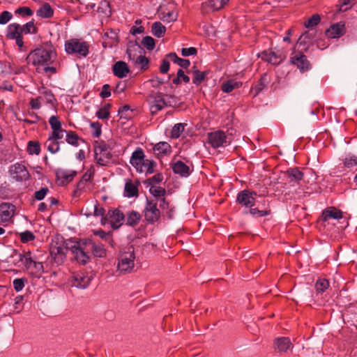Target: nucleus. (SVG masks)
I'll list each match as a JSON object with an SVG mask.
<instances>
[{
  "mask_svg": "<svg viewBox=\"0 0 357 357\" xmlns=\"http://www.w3.org/2000/svg\"><path fill=\"white\" fill-rule=\"evenodd\" d=\"M158 14L159 18L165 22H174L178 17V12L174 3L161 5L158 8Z\"/></svg>",
  "mask_w": 357,
  "mask_h": 357,
  "instance_id": "obj_6",
  "label": "nucleus"
},
{
  "mask_svg": "<svg viewBox=\"0 0 357 357\" xmlns=\"http://www.w3.org/2000/svg\"><path fill=\"white\" fill-rule=\"evenodd\" d=\"M256 197V192L244 190L238 194L236 201L242 206L251 208L255 205Z\"/></svg>",
  "mask_w": 357,
  "mask_h": 357,
  "instance_id": "obj_11",
  "label": "nucleus"
},
{
  "mask_svg": "<svg viewBox=\"0 0 357 357\" xmlns=\"http://www.w3.org/2000/svg\"><path fill=\"white\" fill-rule=\"evenodd\" d=\"M89 250L86 240L83 243H77L71 248L75 259L82 264H86L89 260V256L87 254Z\"/></svg>",
  "mask_w": 357,
  "mask_h": 357,
  "instance_id": "obj_7",
  "label": "nucleus"
},
{
  "mask_svg": "<svg viewBox=\"0 0 357 357\" xmlns=\"http://www.w3.org/2000/svg\"><path fill=\"white\" fill-rule=\"evenodd\" d=\"M149 102L152 114H156L166 106V102L162 93H156L149 96Z\"/></svg>",
  "mask_w": 357,
  "mask_h": 357,
  "instance_id": "obj_12",
  "label": "nucleus"
},
{
  "mask_svg": "<svg viewBox=\"0 0 357 357\" xmlns=\"http://www.w3.org/2000/svg\"><path fill=\"white\" fill-rule=\"evenodd\" d=\"M208 143L213 148L225 147L230 144L232 138L222 130H216L208 134Z\"/></svg>",
  "mask_w": 357,
  "mask_h": 357,
  "instance_id": "obj_5",
  "label": "nucleus"
},
{
  "mask_svg": "<svg viewBox=\"0 0 357 357\" xmlns=\"http://www.w3.org/2000/svg\"><path fill=\"white\" fill-rule=\"evenodd\" d=\"M249 213L255 217H262L268 214V212L266 210H259L257 208H250Z\"/></svg>",
  "mask_w": 357,
  "mask_h": 357,
  "instance_id": "obj_58",
  "label": "nucleus"
},
{
  "mask_svg": "<svg viewBox=\"0 0 357 357\" xmlns=\"http://www.w3.org/2000/svg\"><path fill=\"white\" fill-rule=\"evenodd\" d=\"M12 18V14L8 11H3L0 14V24H5Z\"/></svg>",
  "mask_w": 357,
  "mask_h": 357,
  "instance_id": "obj_60",
  "label": "nucleus"
},
{
  "mask_svg": "<svg viewBox=\"0 0 357 357\" xmlns=\"http://www.w3.org/2000/svg\"><path fill=\"white\" fill-rule=\"evenodd\" d=\"M68 249L62 236H56L52 239L50 244V253L58 264L63 262L66 257Z\"/></svg>",
  "mask_w": 357,
  "mask_h": 357,
  "instance_id": "obj_3",
  "label": "nucleus"
},
{
  "mask_svg": "<svg viewBox=\"0 0 357 357\" xmlns=\"http://www.w3.org/2000/svg\"><path fill=\"white\" fill-rule=\"evenodd\" d=\"M138 194V189L131 181H127L125 185V195L128 197L137 196Z\"/></svg>",
  "mask_w": 357,
  "mask_h": 357,
  "instance_id": "obj_38",
  "label": "nucleus"
},
{
  "mask_svg": "<svg viewBox=\"0 0 357 357\" xmlns=\"http://www.w3.org/2000/svg\"><path fill=\"white\" fill-rule=\"evenodd\" d=\"M49 123L52 129H58L59 128H61V123L60 121L59 120L58 117L56 116H52L49 119Z\"/></svg>",
  "mask_w": 357,
  "mask_h": 357,
  "instance_id": "obj_57",
  "label": "nucleus"
},
{
  "mask_svg": "<svg viewBox=\"0 0 357 357\" xmlns=\"http://www.w3.org/2000/svg\"><path fill=\"white\" fill-rule=\"evenodd\" d=\"M91 281V277L85 273H75L70 279V284L79 289H85L87 287Z\"/></svg>",
  "mask_w": 357,
  "mask_h": 357,
  "instance_id": "obj_14",
  "label": "nucleus"
},
{
  "mask_svg": "<svg viewBox=\"0 0 357 357\" xmlns=\"http://www.w3.org/2000/svg\"><path fill=\"white\" fill-rule=\"evenodd\" d=\"M56 58V54L52 47H39L30 52L27 60L29 63L36 66L38 70L55 73L56 69L52 64Z\"/></svg>",
  "mask_w": 357,
  "mask_h": 357,
  "instance_id": "obj_1",
  "label": "nucleus"
},
{
  "mask_svg": "<svg viewBox=\"0 0 357 357\" xmlns=\"http://www.w3.org/2000/svg\"><path fill=\"white\" fill-rule=\"evenodd\" d=\"M166 31V28L165 26H163L160 22H154L151 26V32L152 33L158 37L161 38L162 37Z\"/></svg>",
  "mask_w": 357,
  "mask_h": 357,
  "instance_id": "obj_35",
  "label": "nucleus"
},
{
  "mask_svg": "<svg viewBox=\"0 0 357 357\" xmlns=\"http://www.w3.org/2000/svg\"><path fill=\"white\" fill-rule=\"evenodd\" d=\"M142 23L141 20H137L135 21V26H133L130 30L132 34L135 35L137 33H142L144 31V28L142 26H139Z\"/></svg>",
  "mask_w": 357,
  "mask_h": 357,
  "instance_id": "obj_54",
  "label": "nucleus"
},
{
  "mask_svg": "<svg viewBox=\"0 0 357 357\" xmlns=\"http://www.w3.org/2000/svg\"><path fill=\"white\" fill-rule=\"evenodd\" d=\"M129 72V68L127 63L124 61H117L113 66L114 75L119 78L126 77Z\"/></svg>",
  "mask_w": 357,
  "mask_h": 357,
  "instance_id": "obj_22",
  "label": "nucleus"
},
{
  "mask_svg": "<svg viewBox=\"0 0 357 357\" xmlns=\"http://www.w3.org/2000/svg\"><path fill=\"white\" fill-rule=\"evenodd\" d=\"M141 219L140 214L137 211H130L127 213L126 223L130 226L137 225Z\"/></svg>",
  "mask_w": 357,
  "mask_h": 357,
  "instance_id": "obj_34",
  "label": "nucleus"
},
{
  "mask_svg": "<svg viewBox=\"0 0 357 357\" xmlns=\"http://www.w3.org/2000/svg\"><path fill=\"white\" fill-rule=\"evenodd\" d=\"M111 157L109 151L103 146H99L95 149V160L98 165H107L110 162Z\"/></svg>",
  "mask_w": 357,
  "mask_h": 357,
  "instance_id": "obj_15",
  "label": "nucleus"
},
{
  "mask_svg": "<svg viewBox=\"0 0 357 357\" xmlns=\"http://www.w3.org/2000/svg\"><path fill=\"white\" fill-rule=\"evenodd\" d=\"M159 204L160 208L163 213H165L169 218H172L174 215V208L167 202L165 198H162L155 202Z\"/></svg>",
  "mask_w": 357,
  "mask_h": 357,
  "instance_id": "obj_26",
  "label": "nucleus"
},
{
  "mask_svg": "<svg viewBox=\"0 0 357 357\" xmlns=\"http://www.w3.org/2000/svg\"><path fill=\"white\" fill-rule=\"evenodd\" d=\"M110 104H106L98 109L96 116L100 119H107L109 117Z\"/></svg>",
  "mask_w": 357,
  "mask_h": 357,
  "instance_id": "obj_43",
  "label": "nucleus"
},
{
  "mask_svg": "<svg viewBox=\"0 0 357 357\" xmlns=\"http://www.w3.org/2000/svg\"><path fill=\"white\" fill-rule=\"evenodd\" d=\"M290 182L298 183L303 178V174L297 168H291L287 172Z\"/></svg>",
  "mask_w": 357,
  "mask_h": 357,
  "instance_id": "obj_31",
  "label": "nucleus"
},
{
  "mask_svg": "<svg viewBox=\"0 0 357 357\" xmlns=\"http://www.w3.org/2000/svg\"><path fill=\"white\" fill-rule=\"evenodd\" d=\"M77 174L75 170H68L59 169L56 171V176L59 179H62L63 182H70Z\"/></svg>",
  "mask_w": 357,
  "mask_h": 357,
  "instance_id": "obj_28",
  "label": "nucleus"
},
{
  "mask_svg": "<svg viewBox=\"0 0 357 357\" xmlns=\"http://www.w3.org/2000/svg\"><path fill=\"white\" fill-rule=\"evenodd\" d=\"M229 0H209L204 3L202 10L204 13L213 12L222 8Z\"/></svg>",
  "mask_w": 357,
  "mask_h": 357,
  "instance_id": "obj_16",
  "label": "nucleus"
},
{
  "mask_svg": "<svg viewBox=\"0 0 357 357\" xmlns=\"http://www.w3.org/2000/svg\"><path fill=\"white\" fill-rule=\"evenodd\" d=\"M172 169L175 174L181 176H188L191 172L190 168L182 161H176L172 164Z\"/></svg>",
  "mask_w": 357,
  "mask_h": 357,
  "instance_id": "obj_24",
  "label": "nucleus"
},
{
  "mask_svg": "<svg viewBox=\"0 0 357 357\" xmlns=\"http://www.w3.org/2000/svg\"><path fill=\"white\" fill-rule=\"evenodd\" d=\"M107 220H108V222L114 229H118L122 225L124 220V215L118 209L109 211L107 218H102L101 223L102 225L106 224Z\"/></svg>",
  "mask_w": 357,
  "mask_h": 357,
  "instance_id": "obj_9",
  "label": "nucleus"
},
{
  "mask_svg": "<svg viewBox=\"0 0 357 357\" xmlns=\"http://www.w3.org/2000/svg\"><path fill=\"white\" fill-rule=\"evenodd\" d=\"M65 50L68 54L86 56L89 52V47L86 42L79 39H70L66 42Z\"/></svg>",
  "mask_w": 357,
  "mask_h": 357,
  "instance_id": "obj_4",
  "label": "nucleus"
},
{
  "mask_svg": "<svg viewBox=\"0 0 357 357\" xmlns=\"http://www.w3.org/2000/svg\"><path fill=\"white\" fill-rule=\"evenodd\" d=\"M40 151V144L38 142L30 141L27 146V152L31 155H38Z\"/></svg>",
  "mask_w": 357,
  "mask_h": 357,
  "instance_id": "obj_44",
  "label": "nucleus"
},
{
  "mask_svg": "<svg viewBox=\"0 0 357 357\" xmlns=\"http://www.w3.org/2000/svg\"><path fill=\"white\" fill-rule=\"evenodd\" d=\"M192 73L193 75L192 82L197 85L201 84L204 80L206 75V72L199 71L198 70H194Z\"/></svg>",
  "mask_w": 357,
  "mask_h": 357,
  "instance_id": "obj_42",
  "label": "nucleus"
},
{
  "mask_svg": "<svg viewBox=\"0 0 357 357\" xmlns=\"http://www.w3.org/2000/svg\"><path fill=\"white\" fill-rule=\"evenodd\" d=\"M149 192L155 197V200H153L154 202H157L159 199L164 198L166 194L165 188L156 185L151 186Z\"/></svg>",
  "mask_w": 357,
  "mask_h": 357,
  "instance_id": "obj_33",
  "label": "nucleus"
},
{
  "mask_svg": "<svg viewBox=\"0 0 357 357\" xmlns=\"http://www.w3.org/2000/svg\"><path fill=\"white\" fill-rule=\"evenodd\" d=\"M268 82V80H267V77L266 75H264L259 83L256 84L252 89V93H254V96H257L259 94L267 85Z\"/></svg>",
  "mask_w": 357,
  "mask_h": 357,
  "instance_id": "obj_39",
  "label": "nucleus"
},
{
  "mask_svg": "<svg viewBox=\"0 0 357 357\" xmlns=\"http://www.w3.org/2000/svg\"><path fill=\"white\" fill-rule=\"evenodd\" d=\"M344 164L347 167H351L357 165V158L354 155H348L344 160Z\"/></svg>",
  "mask_w": 357,
  "mask_h": 357,
  "instance_id": "obj_55",
  "label": "nucleus"
},
{
  "mask_svg": "<svg viewBox=\"0 0 357 357\" xmlns=\"http://www.w3.org/2000/svg\"><path fill=\"white\" fill-rule=\"evenodd\" d=\"M78 136L72 132L66 134V142L71 145L78 146Z\"/></svg>",
  "mask_w": 357,
  "mask_h": 357,
  "instance_id": "obj_52",
  "label": "nucleus"
},
{
  "mask_svg": "<svg viewBox=\"0 0 357 357\" xmlns=\"http://www.w3.org/2000/svg\"><path fill=\"white\" fill-rule=\"evenodd\" d=\"M15 13L22 16H31L33 12L29 7H20L15 10Z\"/></svg>",
  "mask_w": 357,
  "mask_h": 357,
  "instance_id": "obj_56",
  "label": "nucleus"
},
{
  "mask_svg": "<svg viewBox=\"0 0 357 357\" xmlns=\"http://www.w3.org/2000/svg\"><path fill=\"white\" fill-rule=\"evenodd\" d=\"M345 32L344 24L337 23L330 26L326 31V35L331 38H337L342 36Z\"/></svg>",
  "mask_w": 357,
  "mask_h": 357,
  "instance_id": "obj_20",
  "label": "nucleus"
},
{
  "mask_svg": "<svg viewBox=\"0 0 357 357\" xmlns=\"http://www.w3.org/2000/svg\"><path fill=\"white\" fill-rule=\"evenodd\" d=\"M95 172V169L93 167H91L89 169L86 170V172L83 175L81 181L78 183V188L79 189L84 188V183L88 182L91 179V178L93 176Z\"/></svg>",
  "mask_w": 357,
  "mask_h": 357,
  "instance_id": "obj_40",
  "label": "nucleus"
},
{
  "mask_svg": "<svg viewBox=\"0 0 357 357\" xmlns=\"http://www.w3.org/2000/svg\"><path fill=\"white\" fill-rule=\"evenodd\" d=\"M135 259L132 247H129L126 250L121 252L118 258L117 270L121 273L130 272L134 268Z\"/></svg>",
  "mask_w": 357,
  "mask_h": 357,
  "instance_id": "obj_2",
  "label": "nucleus"
},
{
  "mask_svg": "<svg viewBox=\"0 0 357 357\" xmlns=\"http://www.w3.org/2000/svg\"><path fill=\"white\" fill-rule=\"evenodd\" d=\"M15 206L10 203L0 204V224L5 225L9 222L14 216Z\"/></svg>",
  "mask_w": 357,
  "mask_h": 357,
  "instance_id": "obj_13",
  "label": "nucleus"
},
{
  "mask_svg": "<svg viewBox=\"0 0 357 357\" xmlns=\"http://www.w3.org/2000/svg\"><path fill=\"white\" fill-rule=\"evenodd\" d=\"M160 216V211L157 208V203L153 200H147L144 208V217L146 221L153 222L157 221Z\"/></svg>",
  "mask_w": 357,
  "mask_h": 357,
  "instance_id": "obj_10",
  "label": "nucleus"
},
{
  "mask_svg": "<svg viewBox=\"0 0 357 357\" xmlns=\"http://www.w3.org/2000/svg\"><path fill=\"white\" fill-rule=\"evenodd\" d=\"M342 212L335 208L330 207L325 209L322 213L321 220L324 222H328L331 218L338 220L342 218Z\"/></svg>",
  "mask_w": 357,
  "mask_h": 357,
  "instance_id": "obj_23",
  "label": "nucleus"
},
{
  "mask_svg": "<svg viewBox=\"0 0 357 357\" xmlns=\"http://www.w3.org/2000/svg\"><path fill=\"white\" fill-rule=\"evenodd\" d=\"M22 35V26L13 23L8 25L7 28L6 37L9 39H14Z\"/></svg>",
  "mask_w": 357,
  "mask_h": 357,
  "instance_id": "obj_27",
  "label": "nucleus"
},
{
  "mask_svg": "<svg viewBox=\"0 0 357 357\" xmlns=\"http://www.w3.org/2000/svg\"><path fill=\"white\" fill-rule=\"evenodd\" d=\"M23 301V296H17L15 298V310L17 313H19L21 312L22 307L21 304Z\"/></svg>",
  "mask_w": 357,
  "mask_h": 357,
  "instance_id": "obj_63",
  "label": "nucleus"
},
{
  "mask_svg": "<svg viewBox=\"0 0 357 357\" xmlns=\"http://www.w3.org/2000/svg\"><path fill=\"white\" fill-rule=\"evenodd\" d=\"M291 63L296 65L301 70H307L310 68V64L306 56L301 52L296 53L291 57Z\"/></svg>",
  "mask_w": 357,
  "mask_h": 357,
  "instance_id": "obj_18",
  "label": "nucleus"
},
{
  "mask_svg": "<svg viewBox=\"0 0 357 357\" xmlns=\"http://www.w3.org/2000/svg\"><path fill=\"white\" fill-rule=\"evenodd\" d=\"M65 132V130L62 129L61 128H59L58 129L53 130L51 134L50 135V137L57 140L61 139L63 138Z\"/></svg>",
  "mask_w": 357,
  "mask_h": 357,
  "instance_id": "obj_51",
  "label": "nucleus"
},
{
  "mask_svg": "<svg viewBox=\"0 0 357 357\" xmlns=\"http://www.w3.org/2000/svg\"><path fill=\"white\" fill-rule=\"evenodd\" d=\"M86 241L87 246L89 247V250H92L95 257H104L106 255V250L102 245L96 244L89 239L86 240Z\"/></svg>",
  "mask_w": 357,
  "mask_h": 357,
  "instance_id": "obj_25",
  "label": "nucleus"
},
{
  "mask_svg": "<svg viewBox=\"0 0 357 357\" xmlns=\"http://www.w3.org/2000/svg\"><path fill=\"white\" fill-rule=\"evenodd\" d=\"M10 174L17 181H26L30 175L26 167L20 163H15L10 167Z\"/></svg>",
  "mask_w": 357,
  "mask_h": 357,
  "instance_id": "obj_8",
  "label": "nucleus"
},
{
  "mask_svg": "<svg viewBox=\"0 0 357 357\" xmlns=\"http://www.w3.org/2000/svg\"><path fill=\"white\" fill-rule=\"evenodd\" d=\"M320 22V16L317 14L313 15L307 22L305 23V26L307 28H312L317 25Z\"/></svg>",
  "mask_w": 357,
  "mask_h": 357,
  "instance_id": "obj_49",
  "label": "nucleus"
},
{
  "mask_svg": "<svg viewBox=\"0 0 357 357\" xmlns=\"http://www.w3.org/2000/svg\"><path fill=\"white\" fill-rule=\"evenodd\" d=\"M45 146L47 150L52 153H56L59 151V143L57 139L52 138L49 136L45 142Z\"/></svg>",
  "mask_w": 357,
  "mask_h": 357,
  "instance_id": "obj_37",
  "label": "nucleus"
},
{
  "mask_svg": "<svg viewBox=\"0 0 357 357\" xmlns=\"http://www.w3.org/2000/svg\"><path fill=\"white\" fill-rule=\"evenodd\" d=\"M262 60H264L273 65H277L281 63V61L285 57L284 54L280 52L276 53L272 51H264L259 54Z\"/></svg>",
  "mask_w": 357,
  "mask_h": 357,
  "instance_id": "obj_17",
  "label": "nucleus"
},
{
  "mask_svg": "<svg viewBox=\"0 0 357 357\" xmlns=\"http://www.w3.org/2000/svg\"><path fill=\"white\" fill-rule=\"evenodd\" d=\"M149 63V60L146 56H139L137 57L135 60V64L140 66L142 69H144L147 68Z\"/></svg>",
  "mask_w": 357,
  "mask_h": 357,
  "instance_id": "obj_53",
  "label": "nucleus"
},
{
  "mask_svg": "<svg viewBox=\"0 0 357 357\" xmlns=\"http://www.w3.org/2000/svg\"><path fill=\"white\" fill-rule=\"evenodd\" d=\"M24 287V280L17 278L13 280V287L17 291H20Z\"/></svg>",
  "mask_w": 357,
  "mask_h": 357,
  "instance_id": "obj_61",
  "label": "nucleus"
},
{
  "mask_svg": "<svg viewBox=\"0 0 357 357\" xmlns=\"http://www.w3.org/2000/svg\"><path fill=\"white\" fill-rule=\"evenodd\" d=\"M41 100H43V96H39L37 98H33L30 101V105L32 109H38L40 107Z\"/></svg>",
  "mask_w": 357,
  "mask_h": 357,
  "instance_id": "obj_62",
  "label": "nucleus"
},
{
  "mask_svg": "<svg viewBox=\"0 0 357 357\" xmlns=\"http://www.w3.org/2000/svg\"><path fill=\"white\" fill-rule=\"evenodd\" d=\"M241 85V82L231 79L222 84L221 89L225 93H230L234 89L240 88Z\"/></svg>",
  "mask_w": 357,
  "mask_h": 357,
  "instance_id": "obj_30",
  "label": "nucleus"
},
{
  "mask_svg": "<svg viewBox=\"0 0 357 357\" xmlns=\"http://www.w3.org/2000/svg\"><path fill=\"white\" fill-rule=\"evenodd\" d=\"M274 347L280 352H286L288 349H291L293 345L289 338L282 337L275 340Z\"/></svg>",
  "mask_w": 357,
  "mask_h": 357,
  "instance_id": "obj_21",
  "label": "nucleus"
},
{
  "mask_svg": "<svg viewBox=\"0 0 357 357\" xmlns=\"http://www.w3.org/2000/svg\"><path fill=\"white\" fill-rule=\"evenodd\" d=\"M19 257L20 261L27 270L32 269V265L34 259L32 258L31 253L30 252L20 254Z\"/></svg>",
  "mask_w": 357,
  "mask_h": 357,
  "instance_id": "obj_32",
  "label": "nucleus"
},
{
  "mask_svg": "<svg viewBox=\"0 0 357 357\" xmlns=\"http://www.w3.org/2000/svg\"><path fill=\"white\" fill-rule=\"evenodd\" d=\"M142 43L148 50H153L155 45L154 39L151 36L144 37Z\"/></svg>",
  "mask_w": 357,
  "mask_h": 357,
  "instance_id": "obj_48",
  "label": "nucleus"
},
{
  "mask_svg": "<svg viewBox=\"0 0 357 357\" xmlns=\"http://www.w3.org/2000/svg\"><path fill=\"white\" fill-rule=\"evenodd\" d=\"M22 34L34 33L36 31V27L33 22H29L22 26Z\"/></svg>",
  "mask_w": 357,
  "mask_h": 357,
  "instance_id": "obj_50",
  "label": "nucleus"
},
{
  "mask_svg": "<svg viewBox=\"0 0 357 357\" xmlns=\"http://www.w3.org/2000/svg\"><path fill=\"white\" fill-rule=\"evenodd\" d=\"M313 38V35L310 31L304 33L298 39L301 43H307Z\"/></svg>",
  "mask_w": 357,
  "mask_h": 357,
  "instance_id": "obj_64",
  "label": "nucleus"
},
{
  "mask_svg": "<svg viewBox=\"0 0 357 357\" xmlns=\"http://www.w3.org/2000/svg\"><path fill=\"white\" fill-rule=\"evenodd\" d=\"M329 287V282L327 280L319 279L315 284V289L318 293H322Z\"/></svg>",
  "mask_w": 357,
  "mask_h": 357,
  "instance_id": "obj_45",
  "label": "nucleus"
},
{
  "mask_svg": "<svg viewBox=\"0 0 357 357\" xmlns=\"http://www.w3.org/2000/svg\"><path fill=\"white\" fill-rule=\"evenodd\" d=\"M185 124L179 123L174 126L172 129L171 136L173 138H178L181 134L183 132L185 128Z\"/></svg>",
  "mask_w": 357,
  "mask_h": 357,
  "instance_id": "obj_46",
  "label": "nucleus"
},
{
  "mask_svg": "<svg viewBox=\"0 0 357 357\" xmlns=\"http://www.w3.org/2000/svg\"><path fill=\"white\" fill-rule=\"evenodd\" d=\"M93 135L98 137L101 134V125L98 122H93L91 123Z\"/></svg>",
  "mask_w": 357,
  "mask_h": 357,
  "instance_id": "obj_59",
  "label": "nucleus"
},
{
  "mask_svg": "<svg viewBox=\"0 0 357 357\" xmlns=\"http://www.w3.org/2000/svg\"><path fill=\"white\" fill-rule=\"evenodd\" d=\"M155 162L151 160H144L142 165V170L139 172H145L146 174H152L154 172Z\"/></svg>",
  "mask_w": 357,
  "mask_h": 357,
  "instance_id": "obj_41",
  "label": "nucleus"
},
{
  "mask_svg": "<svg viewBox=\"0 0 357 357\" xmlns=\"http://www.w3.org/2000/svg\"><path fill=\"white\" fill-rule=\"evenodd\" d=\"M144 153L141 149L135 150L131 155L130 162L137 172H139V170H142V165L144 161Z\"/></svg>",
  "mask_w": 357,
  "mask_h": 357,
  "instance_id": "obj_19",
  "label": "nucleus"
},
{
  "mask_svg": "<svg viewBox=\"0 0 357 357\" xmlns=\"http://www.w3.org/2000/svg\"><path fill=\"white\" fill-rule=\"evenodd\" d=\"M19 236L20 238V241L24 243L32 241L36 238L35 235L30 231L20 232L19 234Z\"/></svg>",
  "mask_w": 357,
  "mask_h": 357,
  "instance_id": "obj_47",
  "label": "nucleus"
},
{
  "mask_svg": "<svg viewBox=\"0 0 357 357\" xmlns=\"http://www.w3.org/2000/svg\"><path fill=\"white\" fill-rule=\"evenodd\" d=\"M37 15L41 17L48 18L53 15V10L49 3H45L37 10Z\"/></svg>",
  "mask_w": 357,
  "mask_h": 357,
  "instance_id": "obj_36",
  "label": "nucleus"
},
{
  "mask_svg": "<svg viewBox=\"0 0 357 357\" xmlns=\"http://www.w3.org/2000/svg\"><path fill=\"white\" fill-rule=\"evenodd\" d=\"M153 151L158 156L167 155L171 152V146L167 142H161L155 145Z\"/></svg>",
  "mask_w": 357,
  "mask_h": 357,
  "instance_id": "obj_29",
  "label": "nucleus"
}]
</instances>
